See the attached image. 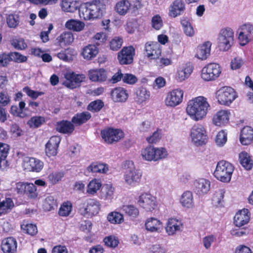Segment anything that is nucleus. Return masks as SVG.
I'll return each mask as SVG.
<instances>
[{"instance_id": "41", "label": "nucleus", "mask_w": 253, "mask_h": 253, "mask_svg": "<svg viewBox=\"0 0 253 253\" xmlns=\"http://www.w3.org/2000/svg\"><path fill=\"white\" fill-rule=\"evenodd\" d=\"M58 42L61 45L71 44L74 40L73 34L70 32H65L57 38Z\"/></svg>"}, {"instance_id": "38", "label": "nucleus", "mask_w": 253, "mask_h": 253, "mask_svg": "<svg viewBox=\"0 0 253 253\" xmlns=\"http://www.w3.org/2000/svg\"><path fill=\"white\" fill-rule=\"evenodd\" d=\"M65 26L68 29L75 32H80L84 29L85 24L81 21L72 19L66 22Z\"/></svg>"}, {"instance_id": "27", "label": "nucleus", "mask_w": 253, "mask_h": 253, "mask_svg": "<svg viewBox=\"0 0 253 253\" xmlns=\"http://www.w3.org/2000/svg\"><path fill=\"white\" fill-rule=\"evenodd\" d=\"M128 97L127 90L123 87H118L112 90V99L116 102H125Z\"/></svg>"}, {"instance_id": "45", "label": "nucleus", "mask_w": 253, "mask_h": 253, "mask_svg": "<svg viewBox=\"0 0 253 253\" xmlns=\"http://www.w3.org/2000/svg\"><path fill=\"white\" fill-rule=\"evenodd\" d=\"M10 150V146L6 143L0 142V169H2V164L3 165L7 163L6 159L7 157L9 151Z\"/></svg>"}, {"instance_id": "29", "label": "nucleus", "mask_w": 253, "mask_h": 253, "mask_svg": "<svg viewBox=\"0 0 253 253\" xmlns=\"http://www.w3.org/2000/svg\"><path fill=\"white\" fill-rule=\"evenodd\" d=\"M194 185L198 193L205 194L210 191L211 182L205 178H198L195 181Z\"/></svg>"}, {"instance_id": "15", "label": "nucleus", "mask_w": 253, "mask_h": 253, "mask_svg": "<svg viewBox=\"0 0 253 253\" xmlns=\"http://www.w3.org/2000/svg\"><path fill=\"white\" fill-rule=\"evenodd\" d=\"M23 167L28 171L39 172L43 168V163L35 158L26 157L23 161Z\"/></svg>"}, {"instance_id": "55", "label": "nucleus", "mask_w": 253, "mask_h": 253, "mask_svg": "<svg viewBox=\"0 0 253 253\" xmlns=\"http://www.w3.org/2000/svg\"><path fill=\"white\" fill-rule=\"evenodd\" d=\"M181 24L182 26L183 31L185 34L188 37L194 36L195 32L191 24L186 20H182Z\"/></svg>"}, {"instance_id": "49", "label": "nucleus", "mask_w": 253, "mask_h": 253, "mask_svg": "<svg viewBox=\"0 0 253 253\" xmlns=\"http://www.w3.org/2000/svg\"><path fill=\"white\" fill-rule=\"evenodd\" d=\"M57 207V201L51 196H47L44 200L42 208L45 211H51Z\"/></svg>"}, {"instance_id": "42", "label": "nucleus", "mask_w": 253, "mask_h": 253, "mask_svg": "<svg viewBox=\"0 0 253 253\" xmlns=\"http://www.w3.org/2000/svg\"><path fill=\"white\" fill-rule=\"evenodd\" d=\"M239 159L241 165L247 170L251 169L253 166V162L250 155L245 152L239 154Z\"/></svg>"}, {"instance_id": "30", "label": "nucleus", "mask_w": 253, "mask_h": 253, "mask_svg": "<svg viewBox=\"0 0 253 253\" xmlns=\"http://www.w3.org/2000/svg\"><path fill=\"white\" fill-rule=\"evenodd\" d=\"M150 93L146 88L140 87L136 89L134 99L137 104H141L149 99Z\"/></svg>"}, {"instance_id": "56", "label": "nucleus", "mask_w": 253, "mask_h": 253, "mask_svg": "<svg viewBox=\"0 0 253 253\" xmlns=\"http://www.w3.org/2000/svg\"><path fill=\"white\" fill-rule=\"evenodd\" d=\"M64 175L63 171H53L48 175L47 178L51 183L55 184L62 179Z\"/></svg>"}, {"instance_id": "48", "label": "nucleus", "mask_w": 253, "mask_h": 253, "mask_svg": "<svg viewBox=\"0 0 253 253\" xmlns=\"http://www.w3.org/2000/svg\"><path fill=\"white\" fill-rule=\"evenodd\" d=\"M73 209V204L71 201L64 202L60 206L58 214L61 216L67 217L70 215Z\"/></svg>"}, {"instance_id": "28", "label": "nucleus", "mask_w": 253, "mask_h": 253, "mask_svg": "<svg viewBox=\"0 0 253 253\" xmlns=\"http://www.w3.org/2000/svg\"><path fill=\"white\" fill-rule=\"evenodd\" d=\"M211 46V43L209 41L199 45L197 49L196 57L201 60H206L210 55Z\"/></svg>"}, {"instance_id": "33", "label": "nucleus", "mask_w": 253, "mask_h": 253, "mask_svg": "<svg viewBox=\"0 0 253 253\" xmlns=\"http://www.w3.org/2000/svg\"><path fill=\"white\" fill-rule=\"evenodd\" d=\"M152 162H159L168 156V151L165 147L152 146Z\"/></svg>"}, {"instance_id": "7", "label": "nucleus", "mask_w": 253, "mask_h": 253, "mask_svg": "<svg viewBox=\"0 0 253 253\" xmlns=\"http://www.w3.org/2000/svg\"><path fill=\"white\" fill-rule=\"evenodd\" d=\"M216 98L219 103L229 105L237 97L234 89L229 86H223L216 91Z\"/></svg>"}, {"instance_id": "58", "label": "nucleus", "mask_w": 253, "mask_h": 253, "mask_svg": "<svg viewBox=\"0 0 253 253\" xmlns=\"http://www.w3.org/2000/svg\"><path fill=\"white\" fill-rule=\"evenodd\" d=\"M73 52L74 50L72 49L68 48L59 52L57 54V57L64 61H67L72 58L74 55Z\"/></svg>"}, {"instance_id": "51", "label": "nucleus", "mask_w": 253, "mask_h": 253, "mask_svg": "<svg viewBox=\"0 0 253 253\" xmlns=\"http://www.w3.org/2000/svg\"><path fill=\"white\" fill-rule=\"evenodd\" d=\"M6 23L10 28H16L20 23L19 16L15 14H9L6 15Z\"/></svg>"}, {"instance_id": "39", "label": "nucleus", "mask_w": 253, "mask_h": 253, "mask_svg": "<svg viewBox=\"0 0 253 253\" xmlns=\"http://www.w3.org/2000/svg\"><path fill=\"white\" fill-rule=\"evenodd\" d=\"M131 3L127 0H122L117 2L115 7V11L121 15H125L130 9Z\"/></svg>"}, {"instance_id": "35", "label": "nucleus", "mask_w": 253, "mask_h": 253, "mask_svg": "<svg viewBox=\"0 0 253 253\" xmlns=\"http://www.w3.org/2000/svg\"><path fill=\"white\" fill-rule=\"evenodd\" d=\"M180 203L185 208H192L194 206L192 193L190 191H185L180 197Z\"/></svg>"}, {"instance_id": "47", "label": "nucleus", "mask_w": 253, "mask_h": 253, "mask_svg": "<svg viewBox=\"0 0 253 253\" xmlns=\"http://www.w3.org/2000/svg\"><path fill=\"white\" fill-rule=\"evenodd\" d=\"M225 193L224 189H219L214 192L212 198V204L214 206L218 207L222 204Z\"/></svg>"}, {"instance_id": "60", "label": "nucleus", "mask_w": 253, "mask_h": 253, "mask_svg": "<svg viewBox=\"0 0 253 253\" xmlns=\"http://www.w3.org/2000/svg\"><path fill=\"white\" fill-rule=\"evenodd\" d=\"M11 45L17 50H24L27 47V44L24 40L22 38L13 39L11 42Z\"/></svg>"}, {"instance_id": "62", "label": "nucleus", "mask_w": 253, "mask_h": 253, "mask_svg": "<svg viewBox=\"0 0 253 253\" xmlns=\"http://www.w3.org/2000/svg\"><path fill=\"white\" fill-rule=\"evenodd\" d=\"M124 136V132L122 129L112 128V143L119 141L123 139Z\"/></svg>"}, {"instance_id": "50", "label": "nucleus", "mask_w": 253, "mask_h": 253, "mask_svg": "<svg viewBox=\"0 0 253 253\" xmlns=\"http://www.w3.org/2000/svg\"><path fill=\"white\" fill-rule=\"evenodd\" d=\"M21 229L25 233L34 236L38 233V229L36 225L23 221L21 225Z\"/></svg>"}, {"instance_id": "22", "label": "nucleus", "mask_w": 253, "mask_h": 253, "mask_svg": "<svg viewBox=\"0 0 253 253\" xmlns=\"http://www.w3.org/2000/svg\"><path fill=\"white\" fill-rule=\"evenodd\" d=\"M193 72L190 63H186L179 67L175 74V79L178 82H182L189 78Z\"/></svg>"}, {"instance_id": "9", "label": "nucleus", "mask_w": 253, "mask_h": 253, "mask_svg": "<svg viewBox=\"0 0 253 253\" xmlns=\"http://www.w3.org/2000/svg\"><path fill=\"white\" fill-rule=\"evenodd\" d=\"M238 40L241 46H245L253 39V24L247 22L239 28Z\"/></svg>"}, {"instance_id": "14", "label": "nucleus", "mask_w": 253, "mask_h": 253, "mask_svg": "<svg viewBox=\"0 0 253 253\" xmlns=\"http://www.w3.org/2000/svg\"><path fill=\"white\" fill-rule=\"evenodd\" d=\"M135 49L132 46H125L118 53V60L121 65H128L133 62Z\"/></svg>"}, {"instance_id": "26", "label": "nucleus", "mask_w": 253, "mask_h": 253, "mask_svg": "<svg viewBox=\"0 0 253 253\" xmlns=\"http://www.w3.org/2000/svg\"><path fill=\"white\" fill-rule=\"evenodd\" d=\"M146 229L150 232L159 233L163 229L162 223L156 218H148L145 223Z\"/></svg>"}, {"instance_id": "43", "label": "nucleus", "mask_w": 253, "mask_h": 253, "mask_svg": "<svg viewBox=\"0 0 253 253\" xmlns=\"http://www.w3.org/2000/svg\"><path fill=\"white\" fill-rule=\"evenodd\" d=\"M45 122L44 117L35 116L31 117L27 122V125L32 128H37L41 127Z\"/></svg>"}, {"instance_id": "19", "label": "nucleus", "mask_w": 253, "mask_h": 253, "mask_svg": "<svg viewBox=\"0 0 253 253\" xmlns=\"http://www.w3.org/2000/svg\"><path fill=\"white\" fill-rule=\"evenodd\" d=\"M0 247L3 253H16L17 242L13 237L4 238L1 241Z\"/></svg>"}, {"instance_id": "34", "label": "nucleus", "mask_w": 253, "mask_h": 253, "mask_svg": "<svg viewBox=\"0 0 253 253\" xmlns=\"http://www.w3.org/2000/svg\"><path fill=\"white\" fill-rule=\"evenodd\" d=\"M91 115L88 112H83L75 114L72 118V122L74 126H80L86 123L90 119Z\"/></svg>"}, {"instance_id": "37", "label": "nucleus", "mask_w": 253, "mask_h": 253, "mask_svg": "<svg viewBox=\"0 0 253 253\" xmlns=\"http://www.w3.org/2000/svg\"><path fill=\"white\" fill-rule=\"evenodd\" d=\"M88 77L93 82L104 81L107 77L105 71L103 69L90 70Z\"/></svg>"}, {"instance_id": "24", "label": "nucleus", "mask_w": 253, "mask_h": 253, "mask_svg": "<svg viewBox=\"0 0 253 253\" xmlns=\"http://www.w3.org/2000/svg\"><path fill=\"white\" fill-rule=\"evenodd\" d=\"M250 214L248 209H244L236 213L234 216V222L237 227H241L249 221Z\"/></svg>"}, {"instance_id": "61", "label": "nucleus", "mask_w": 253, "mask_h": 253, "mask_svg": "<svg viewBox=\"0 0 253 253\" xmlns=\"http://www.w3.org/2000/svg\"><path fill=\"white\" fill-rule=\"evenodd\" d=\"M216 238L214 235L211 234L204 237L202 240V243L204 248L208 250L210 249L212 244L216 242Z\"/></svg>"}, {"instance_id": "32", "label": "nucleus", "mask_w": 253, "mask_h": 253, "mask_svg": "<svg viewBox=\"0 0 253 253\" xmlns=\"http://www.w3.org/2000/svg\"><path fill=\"white\" fill-rule=\"evenodd\" d=\"M80 5L78 0H62L61 3V8L64 11L72 13L79 10Z\"/></svg>"}, {"instance_id": "23", "label": "nucleus", "mask_w": 253, "mask_h": 253, "mask_svg": "<svg viewBox=\"0 0 253 253\" xmlns=\"http://www.w3.org/2000/svg\"><path fill=\"white\" fill-rule=\"evenodd\" d=\"M65 78V85L71 89H74L79 86L82 82V75L75 74L73 72L66 74Z\"/></svg>"}, {"instance_id": "17", "label": "nucleus", "mask_w": 253, "mask_h": 253, "mask_svg": "<svg viewBox=\"0 0 253 253\" xmlns=\"http://www.w3.org/2000/svg\"><path fill=\"white\" fill-rule=\"evenodd\" d=\"M145 51L150 59H158L161 55V46L156 42H148L145 43Z\"/></svg>"}, {"instance_id": "63", "label": "nucleus", "mask_w": 253, "mask_h": 253, "mask_svg": "<svg viewBox=\"0 0 253 253\" xmlns=\"http://www.w3.org/2000/svg\"><path fill=\"white\" fill-rule=\"evenodd\" d=\"M138 82L137 77L130 73H125L124 75L123 82L125 84L133 85Z\"/></svg>"}, {"instance_id": "20", "label": "nucleus", "mask_w": 253, "mask_h": 253, "mask_svg": "<svg viewBox=\"0 0 253 253\" xmlns=\"http://www.w3.org/2000/svg\"><path fill=\"white\" fill-rule=\"evenodd\" d=\"M230 115V112L228 110H219L213 116L212 123L216 126H224L229 122Z\"/></svg>"}, {"instance_id": "64", "label": "nucleus", "mask_w": 253, "mask_h": 253, "mask_svg": "<svg viewBox=\"0 0 253 253\" xmlns=\"http://www.w3.org/2000/svg\"><path fill=\"white\" fill-rule=\"evenodd\" d=\"M161 138V133L159 130H156L151 135L146 137V140L148 143L156 144Z\"/></svg>"}, {"instance_id": "10", "label": "nucleus", "mask_w": 253, "mask_h": 253, "mask_svg": "<svg viewBox=\"0 0 253 253\" xmlns=\"http://www.w3.org/2000/svg\"><path fill=\"white\" fill-rule=\"evenodd\" d=\"M100 210L99 202L94 199H88L82 204L80 211L83 215L92 217L96 215Z\"/></svg>"}, {"instance_id": "2", "label": "nucleus", "mask_w": 253, "mask_h": 253, "mask_svg": "<svg viewBox=\"0 0 253 253\" xmlns=\"http://www.w3.org/2000/svg\"><path fill=\"white\" fill-rule=\"evenodd\" d=\"M103 13L102 5H98L93 1L82 3L79 8V16L81 19L84 20H93L100 18L102 16Z\"/></svg>"}, {"instance_id": "1", "label": "nucleus", "mask_w": 253, "mask_h": 253, "mask_svg": "<svg viewBox=\"0 0 253 253\" xmlns=\"http://www.w3.org/2000/svg\"><path fill=\"white\" fill-rule=\"evenodd\" d=\"M210 109L211 106L207 98L200 96L188 102L186 113L192 120L199 121L206 117Z\"/></svg>"}, {"instance_id": "4", "label": "nucleus", "mask_w": 253, "mask_h": 253, "mask_svg": "<svg viewBox=\"0 0 253 253\" xmlns=\"http://www.w3.org/2000/svg\"><path fill=\"white\" fill-rule=\"evenodd\" d=\"M234 170V168L230 163L222 160L217 164L213 175L217 180L228 183L231 179Z\"/></svg>"}, {"instance_id": "40", "label": "nucleus", "mask_w": 253, "mask_h": 253, "mask_svg": "<svg viewBox=\"0 0 253 253\" xmlns=\"http://www.w3.org/2000/svg\"><path fill=\"white\" fill-rule=\"evenodd\" d=\"M89 172L105 173L108 170L107 165L98 162L92 163L87 168Z\"/></svg>"}, {"instance_id": "16", "label": "nucleus", "mask_w": 253, "mask_h": 253, "mask_svg": "<svg viewBox=\"0 0 253 253\" xmlns=\"http://www.w3.org/2000/svg\"><path fill=\"white\" fill-rule=\"evenodd\" d=\"M166 231L169 235H173L177 232H181L184 228L181 219L177 218H169L166 224Z\"/></svg>"}, {"instance_id": "54", "label": "nucleus", "mask_w": 253, "mask_h": 253, "mask_svg": "<svg viewBox=\"0 0 253 253\" xmlns=\"http://www.w3.org/2000/svg\"><path fill=\"white\" fill-rule=\"evenodd\" d=\"M152 146H147L141 150L140 155L142 159L148 162H152Z\"/></svg>"}, {"instance_id": "3", "label": "nucleus", "mask_w": 253, "mask_h": 253, "mask_svg": "<svg viewBox=\"0 0 253 253\" xmlns=\"http://www.w3.org/2000/svg\"><path fill=\"white\" fill-rule=\"evenodd\" d=\"M124 167L126 169L124 174L126 183L131 187L138 185L141 181L142 175L141 171L134 167V163L132 161H126Z\"/></svg>"}, {"instance_id": "57", "label": "nucleus", "mask_w": 253, "mask_h": 253, "mask_svg": "<svg viewBox=\"0 0 253 253\" xmlns=\"http://www.w3.org/2000/svg\"><path fill=\"white\" fill-rule=\"evenodd\" d=\"M227 140V133L224 130H221L217 134L215 141L218 146L222 147L226 143Z\"/></svg>"}, {"instance_id": "21", "label": "nucleus", "mask_w": 253, "mask_h": 253, "mask_svg": "<svg viewBox=\"0 0 253 253\" xmlns=\"http://www.w3.org/2000/svg\"><path fill=\"white\" fill-rule=\"evenodd\" d=\"M185 10V4L182 0H175L169 8V15L175 18L181 15Z\"/></svg>"}, {"instance_id": "52", "label": "nucleus", "mask_w": 253, "mask_h": 253, "mask_svg": "<svg viewBox=\"0 0 253 253\" xmlns=\"http://www.w3.org/2000/svg\"><path fill=\"white\" fill-rule=\"evenodd\" d=\"M104 106V102L101 100L97 99L89 103L87 107V109L93 113L98 112Z\"/></svg>"}, {"instance_id": "31", "label": "nucleus", "mask_w": 253, "mask_h": 253, "mask_svg": "<svg viewBox=\"0 0 253 253\" xmlns=\"http://www.w3.org/2000/svg\"><path fill=\"white\" fill-rule=\"evenodd\" d=\"M240 140L243 145L251 144L253 140V129L249 126L244 127L241 131Z\"/></svg>"}, {"instance_id": "25", "label": "nucleus", "mask_w": 253, "mask_h": 253, "mask_svg": "<svg viewBox=\"0 0 253 253\" xmlns=\"http://www.w3.org/2000/svg\"><path fill=\"white\" fill-rule=\"evenodd\" d=\"M56 130L63 134H71L75 130V126L71 121L62 120L57 122Z\"/></svg>"}, {"instance_id": "8", "label": "nucleus", "mask_w": 253, "mask_h": 253, "mask_svg": "<svg viewBox=\"0 0 253 253\" xmlns=\"http://www.w3.org/2000/svg\"><path fill=\"white\" fill-rule=\"evenodd\" d=\"M190 136L196 146L205 144L207 140V131L205 127L200 124L194 125L191 129Z\"/></svg>"}, {"instance_id": "6", "label": "nucleus", "mask_w": 253, "mask_h": 253, "mask_svg": "<svg viewBox=\"0 0 253 253\" xmlns=\"http://www.w3.org/2000/svg\"><path fill=\"white\" fill-rule=\"evenodd\" d=\"M221 73V69L219 64L211 63L202 69L201 76L205 81H212L217 79Z\"/></svg>"}, {"instance_id": "59", "label": "nucleus", "mask_w": 253, "mask_h": 253, "mask_svg": "<svg viewBox=\"0 0 253 253\" xmlns=\"http://www.w3.org/2000/svg\"><path fill=\"white\" fill-rule=\"evenodd\" d=\"M123 211L128 215L134 217L139 214V211L133 205H125L122 207Z\"/></svg>"}, {"instance_id": "5", "label": "nucleus", "mask_w": 253, "mask_h": 253, "mask_svg": "<svg viewBox=\"0 0 253 253\" xmlns=\"http://www.w3.org/2000/svg\"><path fill=\"white\" fill-rule=\"evenodd\" d=\"M234 35L233 30L230 28L220 30L217 39L218 46L220 50L226 51L231 48L234 42Z\"/></svg>"}, {"instance_id": "13", "label": "nucleus", "mask_w": 253, "mask_h": 253, "mask_svg": "<svg viewBox=\"0 0 253 253\" xmlns=\"http://www.w3.org/2000/svg\"><path fill=\"white\" fill-rule=\"evenodd\" d=\"M16 191L18 194L26 195L30 198H35L38 196L37 187L33 183L19 182L16 184Z\"/></svg>"}, {"instance_id": "44", "label": "nucleus", "mask_w": 253, "mask_h": 253, "mask_svg": "<svg viewBox=\"0 0 253 253\" xmlns=\"http://www.w3.org/2000/svg\"><path fill=\"white\" fill-rule=\"evenodd\" d=\"M14 207V203L10 198H5L0 202V214H5L9 212Z\"/></svg>"}, {"instance_id": "46", "label": "nucleus", "mask_w": 253, "mask_h": 253, "mask_svg": "<svg viewBox=\"0 0 253 253\" xmlns=\"http://www.w3.org/2000/svg\"><path fill=\"white\" fill-rule=\"evenodd\" d=\"M102 184L99 179L94 178L87 185L86 192L89 195H94L100 189Z\"/></svg>"}, {"instance_id": "36", "label": "nucleus", "mask_w": 253, "mask_h": 253, "mask_svg": "<svg viewBox=\"0 0 253 253\" xmlns=\"http://www.w3.org/2000/svg\"><path fill=\"white\" fill-rule=\"evenodd\" d=\"M98 53V49L96 46L89 44L83 48L82 55L87 60H90L94 58Z\"/></svg>"}, {"instance_id": "12", "label": "nucleus", "mask_w": 253, "mask_h": 253, "mask_svg": "<svg viewBox=\"0 0 253 253\" xmlns=\"http://www.w3.org/2000/svg\"><path fill=\"white\" fill-rule=\"evenodd\" d=\"M137 203L147 211H152L157 205L156 197L148 193L141 194L138 198Z\"/></svg>"}, {"instance_id": "11", "label": "nucleus", "mask_w": 253, "mask_h": 253, "mask_svg": "<svg viewBox=\"0 0 253 253\" xmlns=\"http://www.w3.org/2000/svg\"><path fill=\"white\" fill-rule=\"evenodd\" d=\"M184 92L180 88L172 89L169 92L165 99V105L168 107H175L183 100Z\"/></svg>"}, {"instance_id": "53", "label": "nucleus", "mask_w": 253, "mask_h": 253, "mask_svg": "<svg viewBox=\"0 0 253 253\" xmlns=\"http://www.w3.org/2000/svg\"><path fill=\"white\" fill-rule=\"evenodd\" d=\"M10 61H13L15 63H24L27 61L28 57L20 52L17 51L10 52L9 53Z\"/></svg>"}, {"instance_id": "18", "label": "nucleus", "mask_w": 253, "mask_h": 253, "mask_svg": "<svg viewBox=\"0 0 253 253\" xmlns=\"http://www.w3.org/2000/svg\"><path fill=\"white\" fill-rule=\"evenodd\" d=\"M61 141V138L58 136H51L45 145V153L50 157L55 156L57 154V150Z\"/></svg>"}]
</instances>
